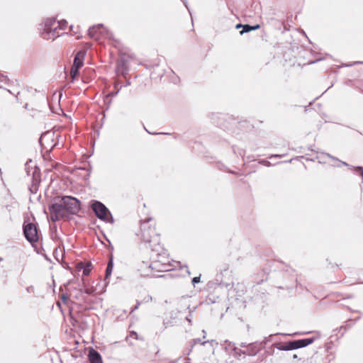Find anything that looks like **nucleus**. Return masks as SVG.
Instances as JSON below:
<instances>
[{
	"label": "nucleus",
	"mask_w": 363,
	"mask_h": 363,
	"mask_svg": "<svg viewBox=\"0 0 363 363\" xmlns=\"http://www.w3.org/2000/svg\"><path fill=\"white\" fill-rule=\"evenodd\" d=\"M219 274L216 275V281H219L220 284L228 286V283L223 280V277L228 275L229 272V264L223 263L219 267Z\"/></svg>",
	"instance_id": "10"
},
{
	"label": "nucleus",
	"mask_w": 363,
	"mask_h": 363,
	"mask_svg": "<svg viewBox=\"0 0 363 363\" xmlns=\"http://www.w3.org/2000/svg\"><path fill=\"white\" fill-rule=\"evenodd\" d=\"M79 74V68L74 67L72 66L71 70H70V77H71V82H73L74 79L77 77V76Z\"/></svg>",
	"instance_id": "17"
},
{
	"label": "nucleus",
	"mask_w": 363,
	"mask_h": 363,
	"mask_svg": "<svg viewBox=\"0 0 363 363\" xmlns=\"http://www.w3.org/2000/svg\"><path fill=\"white\" fill-rule=\"evenodd\" d=\"M116 69L118 72H121L123 75H125V72H128V67L126 66V62L121 59L117 62Z\"/></svg>",
	"instance_id": "15"
},
{
	"label": "nucleus",
	"mask_w": 363,
	"mask_h": 363,
	"mask_svg": "<svg viewBox=\"0 0 363 363\" xmlns=\"http://www.w3.org/2000/svg\"><path fill=\"white\" fill-rule=\"evenodd\" d=\"M284 155H272L269 157V158L272 157H282Z\"/></svg>",
	"instance_id": "32"
},
{
	"label": "nucleus",
	"mask_w": 363,
	"mask_h": 363,
	"mask_svg": "<svg viewBox=\"0 0 363 363\" xmlns=\"http://www.w3.org/2000/svg\"><path fill=\"white\" fill-rule=\"evenodd\" d=\"M311 333V332L308 331V332H307V333H306V334H309V333Z\"/></svg>",
	"instance_id": "42"
},
{
	"label": "nucleus",
	"mask_w": 363,
	"mask_h": 363,
	"mask_svg": "<svg viewBox=\"0 0 363 363\" xmlns=\"http://www.w3.org/2000/svg\"><path fill=\"white\" fill-rule=\"evenodd\" d=\"M23 235L33 246L39 240L38 228L36 224L25 220L23 224Z\"/></svg>",
	"instance_id": "7"
},
{
	"label": "nucleus",
	"mask_w": 363,
	"mask_h": 363,
	"mask_svg": "<svg viewBox=\"0 0 363 363\" xmlns=\"http://www.w3.org/2000/svg\"><path fill=\"white\" fill-rule=\"evenodd\" d=\"M202 333L203 334V338H206V331L204 330H203Z\"/></svg>",
	"instance_id": "38"
},
{
	"label": "nucleus",
	"mask_w": 363,
	"mask_h": 363,
	"mask_svg": "<svg viewBox=\"0 0 363 363\" xmlns=\"http://www.w3.org/2000/svg\"><path fill=\"white\" fill-rule=\"evenodd\" d=\"M201 281V277L200 276L199 277H195L192 279L191 280V283L194 286H195L196 284H199Z\"/></svg>",
	"instance_id": "25"
},
{
	"label": "nucleus",
	"mask_w": 363,
	"mask_h": 363,
	"mask_svg": "<svg viewBox=\"0 0 363 363\" xmlns=\"http://www.w3.org/2000/svg\"><path fill=\"white\" fill-rule=\"evenodd\" d=\"M25 171L28 177H31V185L29 190L32 194H36L40 183V169L32 160H28L25 164Z\"/></svg>",
	"instance_id": "4"
},
{
	"label": "nucleus",
	"mask_w": 363,
	"mask_h": 363,
	"mask_svg": "<svg viewBox=\"0 0 363 363\" xmlns=\"http://www.w3.org/2000/svg\"><path fill=\"white\" fill-rule=\"evenodd\" d=\"M91 262H87L86 264L85 267L82 269L83 270V275L84 276H89V274L91 272Z\"/></svg>",
	"instance_id": "21"
},
{
	"label": "nucleus",
	"mask_w": 363,
	"mask_h": 363,
	"mask_svg": "<svg viewBox=\"0 0 363 363\" xmlns=\"http://www.w3.org/2000/svg\"><path fill=\"white\" fill-rule=\"evenodd\" d=\"M57 21L55 18H48L45 21L44 30L41 33L43 38L48 40L62 35L57 32Z\"/></svg>",
	"instance_id": "8"
},
{
	"label": "nucleus",
	"mask_w": 363,
	"mask_h": 363,
	"mask_svg": "<svg viewBox=\"0 0 363 363\" xmlns=\"http://www.w3.org/2000/svg\"><path fill=\"white\" fill-rule=\"evenodd\" d=\"M259 163H260V164H263V165H264V166H267V167H269V166H271V163H270V162H269V161H268V160H261L259 161Z\"/></svg>",
	"instance_id": "27"
},
{
	"label": "nucleus",
	"mask_w": 363,
	"mask_h": 363,
	"mask_svg": "<svg viewBox=\"0 0 363 363\" xmlns=\"http://www.w3.org/2000/svg\"><path fill=\"white\" fill-rule=\"evenodd\" d=\"M294 359L297 358V355L296 354H294V357H293Z\"/></svg>",
	"instance_id": "41"
},
{
	"label": "nucleus",
	"mask_w": 363,
	"mask_h": 363,
	"mask_svg": "<svg viewBox=\"0 0 363 363\" xmlns=\"http://www.w3.org/2000/svg\"><path fill=\"white\" fill-rule=\"evenodd\" d=\"M315 340L316 337H312L303 339L290 340L285 342H278L275 344V347L281 351L294 350L305 347L312 344Z\"/></svg>",
	"instance_id": "5"
},
{
	"label": "nucleus",
	"mask_w": 363,
	"mask_h": 363,
	"mask_svg": "<svg viewBox=\"0 0 363 363\" xmlns=\"http://www.w3.org/2000/svg\"><path fill=\"white\" fill-rule=\"evenodd\" d=\"M186 320L187 321H189V323H191V313H189V314L186 317Z\"/></svg>",
	"instance_id": "33"
},
{
	"label": "nucleus",
	"mask_w": 363,
	"mask_h": 363,
	"mask_svg": "<svg viewBox=\"0 0 363 363\" xmlns=\"http://www.w3.org/2000/svg\"><path fill=\"white\" fill-rule=\"evenodd\" d=\"M62 301L65 303L66 301L68 299V296L65 294H62L61 296Z\"/></svg>",
	"instance_id": "29"
},
{
	"label": "nucleus",
	"mask_w": 363,
	"mask_h": 363,
	"mask_svg": "<svg viewBox=\"0 0 363 363\" xmlns=\"http://www.w3.org/2000/svg\"><path fill=\"white\" fill-rule=\"evenodd\" d=\"M85 52L83 51H79L74 56L72 67L81 68L84 65V57Z\"/></svg>",
	"instance_id": "12"
},
{
	"label": "nucleus",
	"mask_w": 363,
	"mask_h": 363,
	"mask_svg": "<svg viewBox=\"0 0 363 363\" xmlns=\"http://www.w3.org/2000/svg\"><path fill=\"white\" fill-rule=\"evenodd\" d=\"M67 26V21L66 20L58 21L57 23V28H59V29H60V30L65 29Z\"/></svg>",
	"instance_id": "22"
},
{
	"label": "nucleus",
	"mask_w": 363,
	"mask_h": 363,
	"mask_svg": "<svg viewBox=\"0 0 363 363\" xmlns=\"http://www.w3.org/2000/svg\"><path fill=\"white\" fill-rule=\"evenodd\" d=\"M130 336H131V337H132V336H134V337H135V339H138V334H137V333H136V332L132 331V332H131V333H130Z\"/></svg>",
	"instance_id": "31"
},
{
	"label": "nucleus",
	"mask_w": 363,
	"mask_h": 363,
	"mask_svg": "<svg viewBox=\"0 0 363 363\" xmlns=\"http://www.w3.org/2000/svg\"><path fill=\"white\" fill-rule=\"evenodd\" d=\"M208 342H209V341H201V340L200 338L193 339L192 341L191 342V350H190V352L192 350V348L196 345L200 343V344H201L203 345H205Z\"/></svg>",
	"instance_id": "19"
},
{
	"label": "nucleus",
	"mask_w": 363,
	"mask_h": 363,
	"mask_svg": "<svg viewBox=\"0 0 363 363\" xmlns=\"http://www.w3.org/2000/svg\"><path fill=\"white\" fill-rule=\"evenodd\" d=\"M150 264H149L147 262H144V261H143L140 264L138 270L140 272V274L141 277H149L150 276V275H144V274H143V271L141 270V269H143V270L145 269H146V266L148 267Z\"/></svg>",
	"instance_id": "18"
},
{
	"label": "nucleus",
	"mask_w": 363,
	"mask_h": 363,
	"mask_svg": "<svg viewBox=\"0 0 363 363\" xmlns=\"http://www.w3.org/2000/svg\"><path fill=\"white\" fill-rule=\"evenodd\" d=\"M103 28V24H98L97 26H94L90 27L88 30L89 35L91 38H98V34H102V30H101Z\"/></svg>",
	"instance_id": "13"
},
{
	"label": "nucleus",
	"mask_w": 363,
	"mask_h": 363,
	"mask_svg": "<svg viewBox=\"0 0 363 363\" xmlns=\"http://www.w3.org/2000/svg\"><path fill=\"white\" fill-rule=\"evenodd\" d=\"M264 342H253L250 343L247 345V348L246 350L243 352V354H247L250 356H255L264 347Z\"/></svg>",
	"instance_id": "9"
},
{
	"label": "nucleus",
	"mask_w": 363,
	"mask_h": 363,
	"mask_svg": "<svg viewBox=\"0 0 363 363\" xmlns=\"http://www.w3.org/2000/svg\"><path fill=\"white\" fill-rule=\"evenodd\" d=\"M130 84V82L129 81H128L124 86H129Z\"/></svg>",
	"instance_id": "39"
},
{
	"label": "nucleus",
	"mask_w": 363,
	"mask_h": 363,
	"mask_svg": "<svg viewBox=\"0 0 363 363\" xmlns=\"http://www.w3.org/2000/svg\"><path fill=\"white\" fill-rule=\"evenodd\" d=\"M86 263H84L83 262H79L77 264V268L79 269V270H81V269H83L84 267H85Z\"/></svg>",
	"instance_id": "26"
},
{
	"label": "nucleus",
	"mask_w": 363,
	"mask_h": 363,
	"mask_svg": "<svg viewBox=\"0 0 363 363\" xmlns=\"http://www.w3.org/2000/svg\"><path fill=\"white\" fill-rule=\"evenodd\" d=\"M240 346L242 347H247V345H246V343H244V342L241 343Z\"/></svg>",
	"instance_id": "37"
},
{
	"label": "nucleus",
	"mask_w": 363,
	"mask_h": 363,
	"mask_svg": "<svg viewBox=\"0 0 363 363\" xmlns=\"http://www.w3.org/2000/svg\"><path fill=\"white\" fill-rule=\"evenodd\" d=\"M80 209V201L71 196H64L58 203L48 206L50 219L53 222L60 219L69 220L71 216L77 215Z\"/></svg>",
	"instance_id": "1"
},
{
	"label": "nucleus",
	"mask_w": 363,
	"mask_h": 363,
	"mask_svg": "<svg viewBox=\"0 0 363 363\" xmlns=\"http://www.w3.org/2000/svg\"><path fill=\"white\" fill-rule=\"evenodd\" d=\"M153 134H164V135H169L168 133H154Z\"/></svg>",
	"instance_id": "36"
},
{
	"label": "nucleus",
	"mask_w": 363,
	"mask_h": 363,
	"mask_svg": "<svg viewBox=\"0 0 363 363\" xmlns=\"http://www.w3.org/2000/svg\"><path fill=\"white\" fill-rule=\"evenodd\" d=\"M88 357L90 363H101L102 357L100 353L96 350L91 348L89 351Z\"/></svg>",
	"instance_id": "11"
},
{
	"label": "nucleus",
	"mask_w": 363,
	"mask_h": 363,
	"mask_svg": "<svg viewBox=\"0 0 363 363\" xmlns=\"http://www.w3.org/2000/svg\"><path fill=\"white\" fill-rule=\"evenodd\" d=\"M30 289H31V287H28V288H27V291H28V292H30Z\"/></svg>",
	"instance_id": "40"
},
{
	"label": "nucleus",
	"mask_w": 363,
	"mask_h": 363,
	"mask_svg": "<svg viewBox=\"0 0 363 363\" xmlns=\"http://www.w3.org/2000/svg\"><path fill=\"white\" fill-rule=\"evenodd\" d=\"M244 26V25H242V24H241V23H238V24H237V25L235 26V28H236L237 29H238V28H242V26Z\"/></svg>",
	"instance_id": "35"
},
{
	"label": "nucleus",
	"mask_w": 363,
	"mask_h": 363,
	"mask_svg": "<svg viewBox=\"0 0 363 363\" xmlns=\"http://www.w3.org/2000/svg\"><path fill=\"white\" fill-rule=\"evenodd\" d=\"M118 83H116L115 85H114V89H116V91H112V92H110L109 94H108L106 96V99L105 100H107L108 99L111 98V97H113V96H116L119 91H120V89H118Z\"/></svg>",
	"instance_id": "20"
},
{
	"label": "nucleus",
	"mask_w": 363,
	"mask_h": 363,
	"mask_svg": "<svg viewBox=\"0 0 363 363\" xmlns=\"http://www.w3.org/2000/svg\"><path fill=\"white\" fill-rule=\"evenodd\" d=\"M152 221V219L148 218L140 224L142 240L144 242L148 243L151 249L160 244V234L156 232L155 227L150 223Z\"/></svg>",
	"instance_id": "3"
},
{
	"label": "nucleus",
	"mask_w": 363,
	"mask_h": 363,
	"mask_svg": "<svg viewBox=\"0 0 363 363\" xmlns=\"http://www.w3.org/2000/svg\"><path fill=\"white\" fill-rule=\"evenodd\" d=\"M151 250L152 262L148 267L146 266L145 269H142L143 274L154 275L153 272H169L172 269L170 259L160 244L156 245Z\"/></svg>",
	"instance_id": "2"
},
{
	"label": "nucleus",
	"mask_w": 363,
	"mask_h": 363,
	"mask_svg": "<svg viewBox=\"0 0 363 363\" xmlns=\"http://www.w3.org/2000/svg\"><path fill=\"white\" fill-rule=\"evenodd\" d=\"M260 26L259 24H256L255 26H250L249 24H245L242 26V30L240 31V35H243L245 33L250 32L252 30H255L259 29Z\"/></svg>",
	"instance_id": "16"
},
{
	"label": "nucleus",
	"mask_w": 363,
	"mask_h": 363,
	"mask_svg": "<svg viewBox=\"0 0 363 363\" xmlns=\"http://www.w3.org/2000/svg\"><path fill=\"white\" fill-rule=\"evenodd\" d=\"M84 292L88 295H90L92 294L93 292V290L90 289H85Z\"/></svg>",
	"instance_id": "30"
},
{
	"label": "nucleus",
	"mask_w": 363,
	"mask_h": 363,
	"mask_svg": "<svg viewBox=\"0 0 363 363\" xmlns=\"http://www.w3.org/2000/svg\"><path fill=\"white\" fill-rule=\"evenodd\" d=\"M327 156H328V157H330V158H331V159L334 160H337V161H338L341 164H342V165H344V166H347V167H348L351 168V166H350L349 164L346 163L345 162L340 161V160H337V158H335V157H333V156L330 155V154H327Z\"/></svg>",
	"instance_id": "23"
},
{
	"label": "nucleus",
	"mask_w": 363,
	"mask_h": 363,
	"mask_svg": "<svg viewBox=\"0 0 363 363\" xmlns=\"http://www.w3.org/2000/svg\"><path fill=\"white\" fill-rule=\"evenodd\" d=\"M233 350L235 351V352L237 354H239V355H240L241 354H243V352L245 351V350H241L240 349H238L237 347H233Z\"/></svg>",
	"instance_id": "28"
},
{
	"label": "nucleus",
	"mask_w": 363,
	"mask_h": 363,
	"mask_svg": "<svg viewBox=\"0 0 363 363\" xmlns=\"http://www.w3.org/2000/svg\"><path fill=\"white\" fill-rule=\"evenodd\" d=\"M1 260H2V258L0 257V261H1Z\"/></svg>",
	"instance_id": "43"
},
{
	"label": "nucleus",
	"mask_w": 363,
	"mask_h": 363,
	"mask_svg": "<svg viewBox=\"0 0 363 363\" xmlns=\"http://www.w3.org/2000/svg\"><path fill=\"white\" fill-rule=\"evenodd\" d=\"M113 268V255H111L106 266V274H105V279H108L112 273Z\"/></svg>",
	"instance_id": "14"
},
{
	"label": "nucleus",
	"mask_w": 363,
	"mask_h": 363,
	"mask_svg": "<svg viewBox=\"0 0 363 363\" xmlns=\"http://www.w3.org/2000/svg\"><path fill=\"white\" fill-rule=\"evenodd\" d=\"M90 208L95 213V216L101 220L110 223L114 222L110 211L102 202L92 200L90 202Z\"/></svg>",
	"instance_id": "6"
},
{
	"label": "nucleus",
	"mask_w": 363,
	"mask_h": 363,
	"mask_svg": "<svg viewBox=\"0 0 363 363\" xmlns=\"http://www.w3.org/2000/svg\"><path fill=\"white\" fill-rule=\"evenodd\" d=\"M140 302H138L137 304L133 308L132 311H134L135 310H136L138 308V306H140Z\"/></svg>",
	"instance_id": "34"
},
{
	"label": "nucleus",
	"mask_w": 363,
	"mask_h": 363,
	"mask_svg": "<svg viewBox=\"0 0 363 363\" xmlns=\"http://www.w3.org/2000/svg\"><path fill=\"white\" fill-rule=\"evenodd\" d=\"M354 169L357 173H358L362 177V179H363V167L358 166V167H354Z\"/></svg>",
	"instance_id": "24"
}]
</instances>
